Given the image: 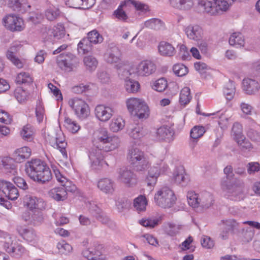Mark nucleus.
Returning <instances> with one entry per match:
<instances>
[{
    "instance_id": "nucleus-53",
    "label": "nucleus",
    "mask_w": 260,
    "mask_h": 260,
    "mask_svg": "<svg viewBox=\"0 0 260 260\" xmlns=\"http://www.w3.org/2000/svg\"><path fill=\"white\" fill-rule=\"evenodd\" d=\"M225 225V230L233 233L238 231V223L234 219H228L223 221Z\"/></svg>"
},
{
    "instance_id": "nucleus-41",
    "label": "nucleus",
    "mask_w": 260,
    "mask_h": 260,
    "mask_svg": "<svg viewBox=\"0 0 260 260\" xmlns=\"http://www.w3.org/2000/svg\"><path fill=\"white\" fill-rule=\"evenodd\" d=\"M64 125L69 132L73 134L77 133L80 129V126L78 123L69 117L65 118Z\"/></svg>"
},
{
    "instance_id": "nucleus-4",
    "label": "nucleus",
    "mask_w": 260,
    "mask_h": 260,
    "mask_svg": "<svg viewBox=\"0 0 260 260\" xmlns=\"http://www.w3.org/2000/svg\"><path fill=\"white\" fill-rule=\"evenodd\" d=\"M187 198L188 204L194 208L201 207L203 209H207L213 205L214 201L212 194L206 191L199 193L189 191Z\"/></svg>"
},
{
    "instance_id": "nucleus-63",
    "label": "nucleus",
    "mask_w": 260,
    "mask_h": 260,
    "mask_svg": "<svg viewBox=\"0 0 260 260\" xmlns=\"http://www.w3.org/2000/svg\"><path fill=\"white\" fill-rule=\"evenodd\" d=\"M43 220L44 218L41 212L35 213L31 215L30 224L34 225H39L43 222Z\"/></svg>"
},
{
    "instance_id": "nucleus-34",
    "label": "nucleus",
    "mask_w": 260,
    "mask_h": 260,
    "mask_svg": "<svg viewBox=\"0 0 260 260\" xmlns=\"http://www.w3.org/2000/svg\"><path fill=\"white\" fill-rule=\"evenodd\" d=\"M147 205V200L145 196L139 195L134 200L133 206L138 212L145 211Z\"/></svg>"
},
{
    "instance_id": "nucleus-22",
    "label": "nucleus",
    "mask_w": 260,
    "mask_h": 260,
    "mask_svg": "<svg viewBox=\"0 0 260 260\" xmlns=\"http://www.w3.org/2000/svg\"><path fill=\"white\" fill-rule=\"evenodd\" d=\"M98 187L104 193L111 194L114 191L115 183L111 179L102 178L98 182Z\"/></svg>"
},
{
    "instance_id": "nucleus-52",
    "label": "nucleus",
    "mask_w": 260,
    "mask_h": 260,
    "mask_svg": "<svg viewBox=\"0 0 260 260\" xmlns=\"http://www.w3.org/2000/svg\"><path fill=\"white\" fill-rule=\"evenodd\" d=\"M236 141L242 151H250L253 148L252 145L246 139L245 136L243 137V138H240Z\"/></svg>"
},
{
    "instance_id": "nucleus-61",
    "label": "nucleus",
    "mask_w": 260,
    "mask_h": 260,
    "mask_svg": "<svg viewBox=\"0 0 260 260\" xmlns=\"http://www.w3.org/2000/svg\"><path fill=\"white\" fill-rule=\"evenodd\" d=\"M247 137L252 141L260 142V132L252 128H249L246 133Z\"/></svg>"
},
{
    "instance_id": "nucleus-35",
    "label": "nucleus",
    "mask_w": 260,
    "mask_h": 260,
    "mask_svg": "<svg viewBox=\"0 0 260 260\" xmlns=\"http://www.w3.org/2000/svg\"><path fill=\"white\" fill-rule=\"evenodd\" d=\"M159 53L164 56H172L175 53L174 47L170 43L166 42H161L158 46Z\"/></svg>"
},
{
    "instance_id": "nucleus-24",
    "label": "nucleus",
    "mask_w": 260,
    "mask_h": 260,
    "mask_svg": "<svg viewBox=\"0 0 260 260\" xmlns=\"http://www.w3.org/2000/svg\"><path fill=\"white\" fill-rule=\"evenodd\" d=\"M95 0H66V5L76 9H88L95 4Z\"/></svg>"
},
{
    "instance_id": "nucleus-50",
    "label": "nucleus",
    "mask_w": 260,
    "mask_h": 260,
    "mask_svg": "<svg viewBox=\"0 0 260 260\" xmlns=\"http://www.w3.org/2000/svg\"><path fill=\"white\" fill-rule=\"evenodd\" d=\"M167 87V81L164 78H160L155 81L152 85V88L158 92L164 91Z\"/></svg>"
},
{
    "instance_id": "nucleus-2",
    "label": "nucleus",
    "mask_w": 260,
    "mask_h": 260,
    "mask_svg": "<svg viewBox=\"0 0 260 260\" xmlns=\"http://www.w3.org/2000/svg\"><path fill=\"white\" fill-rule=\"evenodd\" d=\"M177 198L174 192L169 187L164 186L154 194V201L156 205L164 208L170 209L176 204Z\"/></svg>"
},
{
    "instance_id": "nucleus-19",
    "label": "nucleus",
    "mask_w": 260,
    "mask_h": 260,
    "mask_svg": "<svg viewBox=\"0 0 260 260\" xmlns=\"http://www.w3.org/2000/svg\"><path fill=\"white\" fill-rule=\"evenodd\" d=\"M174 134L173 129L170 127L164 125L157 129L155 137L159 141L170 142L173 139Z\"/></svg>"
},
{
    "instance_id": "nucleus-9",
    "label": "nucleus",
    "mask_w": 260,
    "mask_h": 260,
    "mask_svg": "<svg viewBox=\"0 0 260 260\" xmlns=\"http://www.w3.org/2000/svg\"><path fill=\"white\" fill-rule=\"evenodd\" d=\"M3 246L8 253L15 258L20 257L25 252V248L20 243L11 238L6 240Z\"/></svg>"
},
{
    "instance_id": "nucleus-58",
    "label": "nucleus",
    "mask_w": 260,
    "mask_h": 260,
    "mask_svg": "<svg viewBox=\"0 0 260 260\" xmlns=\"http://www.w3.org/2000/svg\"><path fill=\"white\" fill-rule=\"evenodd\" d=\"M126 1L128 6L131 5H133L137 10H139L142 12H147L149 11V7L148 5L139 1H136L135 0H126Z\"/></svg>"
},
{
    "instance_id": "nucleus-16",
    "label": "nucleus",
    "mask_w": 260,
    "mask_h": 260,
    "mask_svg": "<svg viewBox=\"0 0 260 260\" xmlns=\"http://www.w3.org/2000/svg\"><path fill=\"white\" fill-rule=\"evenodd\" d=\"M114 110L111 107L99 105L94 109L95 117L102 122L108 121L113 116Z\"/></svg>"
},
{
    "instance_id": "nucleus-28",
    "label": "nucleus",
    "mask_w": 260,
    "mask_h": 260,
    "mask_svg": "<svg viewBox=\"0 0 260 260\" xmlns=\"http://www.w3.org/2000/svg\"><path fill=\"white\" fill-rule=\"evenodd\" d=\"M106 61L110 63H118L120 60L121 52L119 48L114 46L109 49L105 56Z\"/></svg>"
},
{
    "instance_id": "nucleus-44",
    "label": "nucleus",
    "mask_w": 260,
    "mask_h": 260,
    "mask_svg": "<svg viewBox=\"0 0 260 260\" xmlns=\"http://www.w3.org/2000/svg\"><path fill=\"white\" fill-rule=\"evenodd\" d=\"M223 93L225 98L228 100H231L235 93V87L234 82L229 81L226 84L223 89Z\"/></svg>"
},
{
    "instance_id": "nucleus-25",
    "label": "nucleus",
    "mask_w": 260,
    "mask_h": 260,
    "mask_svg": "<svg viewBox=\"0 0 260 260\" xmlns=\"http://www.w3.org/2000/svg\"><path fill=\"white\" fill-rule=\"evenodd\" d=\"M129 7L126 0L122 2L117 9L113 12V16L119 21L127 22L129 19L125 10Z\"/></svg>"
},
{
    "instance_id": "nucleus-43",
    "label": "nucleus",
    "mask_w": 260,
    "mask_h": 260,
    "mask_svg": "<svg viewBox=\"0 0 260 260\" xmlns=\"http://www.w3.org/2000/svg\"><path fill=\"white\" fill-rule=\"evenodd\" d=\"M93 208H95L93 209L95 212L94 214L95 218L102 223L108 225L111 222L109 217L96 205Z\"/></svg>"
},
{
    "instance_id": "nucleus-18",
    "label": "nucleus",
    "mask_w": 260,
    "mask_h": 260,
    "mask_svg": "<svg viewBox=\"0 0 260 260\" xmlns=\"http://www.w3.org/2000/svg\"><path fill=\"white\" fill-rule=\"evenodd\" d=\"M184 31L189 39L195 41L201 40L203 34L201 27L197 24L188 25L185 27Z\"/></svg>"
},
{
    "instance_id": "nucleus-3",
    "label": "nucleus",
    "mask_w": 260,
    "mask_h": 260,
    "mask_svg": "<svg viewBox=\"0 0 260 260\" xmlns=\"http://www.w3.org/2000/svg\"><path fill=\"white\" fill-rule=\"evenodd\" d=\"M127 158L131 165L137 171H144L150 166L149 161L144 152L138 148L133 147L129 149Z\"/></svg>"
},
{
    "instance_id": "nucleus-48",
    "label": "nucleus",
    "mask_w": 260,
    "mask_h": 260,
    "mask_svg": "<svg viewBox=\"0 0 260 260\" xmlns=\"http://www.w3.org/2000/svg\"><path fill=\"white\" fill-rule=\"evenodd\" d=\"M232 134L235 141L240 138H243V127L241 124L239 122H235L232 129Z\"/></svg>"
},
{
    "instance_id": "nucleus-39",
    "label": "nucleus",
    "mask_w": 260,
    "mask_h": 260,
    "mask_svg": "<svg viewBox=\"0 0 260 260\" xmlns=\"http://www.w3.org/2000/svg\"><path fill=\"white\" fill-rule=\"evenodd\" d=\"M185 173L183 167L180 166L177 167L173 173V178L175 181L180 184L185 181Z\"/></svg>"
},
{
    "instance_id": "nucleus-46",
    "label": "nucleus",
    "mask_w": 260,
    "mask_h": 260,
    "mask_svg": "<svg viewBox=\"0 0 260 260\" xmlns=\"http://www.w3.org/2000/svg\"><path fill=\"white\" fill-rule=\"evenodd\" d=\"M67 145V144L65 142L64 138L59 134H57V137L56 138V145H55V148L59 149L63 156L66 158L67 157V153L66 151Z\"/></svg>"
},
{
    "instance_id": "nucleus-54",
    "label": "nucleus",
    "mask_w": 260,
    "mask_h": 260,
    "mask_svg": "<svg viewBox=\"0 0 260 260\" xmlns=\"http://www.w3.org/2000/svg\"><path fill=\"white\" fill-rule=\"evenodd\" d=\"M240 109L242 114L245 116H251L252 114L253 107L249 103L245 102H241L239 104Z\"/></svg>"
},
{
    "instance_id": "nucleus-17",
    "label": "nucleus",
    "mask_w": 260,
    "mask_h": 260,
    "mask_svg": "<svg viewBox=\"0 0 260 260\" xmlns=\"http://www.w3.org/2000/svg\"><path fill=\"white\" fill-rule=\"evenodd\" d=\"M23 204L31 210H43L45 208L46 205L43 199L31 195H26L23 198Z\"/></svg>"
},
{
    "instance_id": "nucleus-51",
    "label": "nucleus",
    "mask_w": 260,
    "mask_h": 260,
    "mask_svg": "<svg viewBox=\"0 0 260 260\" xmlns=\"http://www.w3.org/2000/svg\"><path fill=\"white\" fill-rule=\"evenodd\" d=\"M205 132V128L203 126H195L191 129L190 137L193 139H198L202 137Z\"/></svg>"
},
{
    "instance_id": "nucleus-57",
    "label": "nucleus",
    "mask_w": 260,
    "mask_h": 260,
    "mask_svg": "<svg viewBox=\"0 0 260 260\" xmlns=\"http://www.w3.org/2000/svg\"><path fill=\"white\" fill-rule=\"evenodd\" d=\"M14 95L19 103H22L26 100L28 97V93L21 88H18L15 90Z\"/></svg>"
},
{
    "instance_id": "nucleus-49",
    "label": "nucleus",
    "mask_w": 260,
    "mask_h": 260,
    "mask_svg": "<svg viewBox=\"0 0 260 260\" xmlns=\"http://www.w3.org/2000/svg\"><path fill=\"white\" fill-rule=\"evenodd\" d=\"M85 38L88 39L92 45V44L100 43L103 40L102 36L96 30L89 32L88 34L87 38Z\"/></svg>"
},
{
    "instance_id": "nucleus-64",
    "label": "nucleus",
    "mask_w": 260,
    "mask_h": 260,
    "mask_svg": "<svg viewBox=\"0 0 260 260\" xmlns=\"http://www.w3.org/2000/svg\"><path fill=\"white\" fill-rule=\"evenodd\" d=\"M52 33L54 37L58 39L62 38L65 34L64 28L61 24H57L52 29Z\"/></svg>"
},
{
    "instance_id": "nucleus-6",
    "label": "nucleus",
    "mask_w": 260,
    "mask_h": 260,
    "mask_svg": "<svg viewBox=\"0 0 260 260\" xmlns=\"http://www.w3.org/2000/svg\"><path fill=\"white\" fill-rule=\"evenodd\" d=\"M221 185L223 191L225 192V194L230 200L238 201L244 198L243 186L231 184L227 180L222 181Z\"/></svg>"
},
{
    "instance_id": "nucleus-59",
    "label": "nucleus",
    "mask_w": 260,
    "mask_h": 260,
    "mask_svg": "<svg viewBox=\"0 0 260 260\" xmlns=\"http://www.w3.org/2000/svg\"><path fill=\"white\" fill-rule=\"evenodd\" d=\"M84 63L89 69H94L98 64V61L95 58L92 56H85L84 58Z\"/></svg>"
},
{
    "instance_id": "nucleus-32",
    "label": "nucleus",
    "mask_w": 260,
    "mask_h": 260,
    "mask_svg": "<svg viewBox=\"0 0 260 260\" xmlns=\"http://www.w3.org/2000/svg\"><path fill=\"white\" fill-rule=\"evenodd\" d=\"M160 175L157 167H151L148 172V174L146 178V182L148 186L153 187L156 183L157 180Z\"/></svg>"
},
{
    "instance_id": "nucleus-56",
    "label": "nucleus",
    "mask_w": 260,
    "mask_h": 260,
    "mask_svg": "<svg viewBox=\"0 0 260 260\" xmlns=\"http://www.w3.org/2000/svg\"><path fill=\"white\" fill-rule=\"evenodd\" d=\"M173 72L178 76L182 77L188 73V69L184 64L177 63L173 66Z\"/></svg>"
},
{
    "instance_id": "nucleus-37",
    "label": "nucleus",
    "mask_w": 260,
    "mask_h": 260,
    "mask_svg": "<svg viewBox=\"0 0 260 260\" xmlns=\"http://www.w3.org/2000/svg\"><path fill=\"white\" fill-rule=\"evenodd\" d=\"M92 46L88 39L84 38L78 44V51L79 54H85L91 50Z\"/></svg>"
},
{
    "instance_id": "nucleus-7",
    "label": "nucleus",
    "mask_w": 260,
    "mask_h": 260,
    "mask_svg": "<svg viewBox=\"0 0 260 260\" xmlns=\"http://www.w3.org/2000/svg\"><path fill=\"white\" fill-rule=\"evenodd\" d=\"M69 105L74 111L77 116L81 119L86 118L90 114V109L88 104L83 100L74 98L69 101Z\"/></svg>"
},
{
    "instance_id": "nucleus-14",
    "label": "nucleus",
    "mask_w": 260,
    "mask_h": 260,
    "mask_svg": "<svg viewBox=\"0 0 260 260\" xmlns=\"http://www.w3.org/2000/svg\"><path fill=\"white\" fill-rule=\"evenodd\" d=\"M198 5L202 8L204 10L212 15H216L217 10H219L220 2L222 5H225L224 0H198Z\"/></svg>"
},
{
    "instance_id": "nucleus-5",
    "label": "nucleus",
    "mask_w": 260,
    "mask_h": 260,
    "mask_svg": "<svg viewBox=\"0 0 260 260\" xmlns=\"http://www.w3.org/2000/svg\"><path fill=\"white\" fill-rule=\"evenodd\" d=\"M126 105L128 112L139 119H146L149 116V108L143 100L129 98L126 101Z\"/></svg>"
},
{
    "instance_id": "nucleus-45",
    "label": "nucleus",
    "mask_w": 260,
    "mask_h": 260,
    "mask_svg": "<svg viewBox=\"0 0 260 260\" xmlns=\"http://www.w3.org/2000/svg\"><path fill=\"white\" fill-rule=\"evenodd\" d=\"M60 11L57 8L50 7L45 12V17L49 21L55 20L59 15Z\"/></svg>"
},
{
    "instance_id": "nucleus-38",
    "label": "nucleus",
    "mask_w": 260,
    "mask_h": 260,
    "mask_svg": "<svg viewBox=\"0 0 260 260\" xmlns=\"http://www.w3.org/2000/svg\"><path fill=\"white\" fill-rule=\"evenodd\" d=\"M191 98L189 88L185 87L180 91L179 102L181 105H186L190 102Z\"/></svg>"
},
{
    "instance_id": "nucleus-11",
    "label": "nucleus",
    "mask_w": 260,
    "mask_h": 260,
    "mask_svg": "<svg viewBox=\"0 0 260 260\" xmlns=\"http://www.w3.org/2000/svg\"><path fill=\"white\" fill-rule=\"evenodd\" d=\"M102 153V150L98 148H92L90 150L88 157L93 169L99 170L108 166L107 163L104 160Z\"/></svg>"
},
{
    "instance_id": "nucleus-8",
    "label": "nucleus",
    "mask_w": 260,
    "mask_h": 260,
    "mask_svg": "<svg viewBox=\"0 0 260 260\" xmlns=\"http://www.w3.org/2000/svg\"><path fill=\"white\" fill-rule=\"evenodd\" d=\"M79 63L77 57L72 53L62 54L57 57V66L62 70L71 72Z\"/></svg>"
},
{
    "instance_id": "nucleus-26",
    "label": "nucleus",
    "mask_w": 260,
    "mask_h": 260,
    "mask_svg": "<svg viewBox=\"0 0 260 260\" xmlns=\"http://www.w3.org/2000/svg\"><path fill=\"white\" fill-rule=\"evenodd\" d=\"M229 42L231 46L236 48H240L244 46L245 39L242 33L235 32L231 35Z\"/></svg>"
},
{
    "instance_id": "nucleus-13",
    "label": "nucleus",
    "mask_w": 260,
    "mask_h": 260,
    "mask_svg": "<svg viewBox=\"0 0 260 260\" xmlns=\"http://www.w3.org/2000/svg\"><path fill=\"white\" fill-rule=\"evenodd\" d=\"M3 22L5 27L11 31H21L24 28L22 19L14 15L5 17Z\"/></svg>"
},
{
    "instance_id": "nucleus-47",
    "label": "nucleus",
    "mask_w": 260,
    "mask_h": 260,
    "mask_svg": "<svg viewBox=\"0 0 260 260\" xmlns=\"http://www.w3.org/2000/svg\"><path fill=\"white\" fill-rule=\"evenodd\" d=\"M15 81L18 84H30L32 82V79L29 73L21 72L17 75Z\"/></svg>"
},
{
    "instance_id": "nucleus-55",
    "label": "nucleus",
    "mask_w": 260,
    "mask_h": 260,
    "mask_svg": "<svg viewBox=\"0 0 260 260\" xmlns=\"http://www.w3.org/2000/svg\"><path fill=\"white\" fill-rule=\"evenodd\" d=\"M57 247L59 252L61 254H67L72 250V246L64 241L58 242Z\"/></svg>"
},
{
    "instance_id": "nucleus-12",
    "label": "nucleus",
    "mask_w": 260,
    "mask_h": 260,
    "mask_svg": "<svg viewBox=\"0 0 260 260\" xmlns=\"http://www.w3.org/2000/svg\"><path fill=\"white\" fill-rule=\"evenodd\" d=\"M117 180L127 187H133L137 183L136 175L127 168L121 169L118 171Z\"/></svg>"
},
{
    "instance_id": "nucleus-31",
    "label": "nucleus",
    "mask_w": 260,
    "mask_h": 260,
    "mask_svg": "<svg viewBox=\"0 0 260 260\" xmlns=\"http://www.w3.org/2000/svg\"><path fill=\"white\" fill-rule=\"evenodd\" d=\"M120 140L116 136H110L103 144V149L107 152L113 151L118 148L120 145Z\"/></svg>"
},
{
    "instance_id": "nucleus-15",
    "label": "nucleus",
    "mask_w": 260,
    "mask_h": 260,
    "mask_svg": "<svg viewBox=\"0 0 260 260\" xmlns=\"http://www.w3.org/2000/svg\"><path fill=\"white\" fill-rule=\"evenodd\" d=\"M0 191L9 200H15L19 197L17 188L11 182L5 180H0Z\"/></svg>"
},
{
    "instance_id": "nucleus-42",
    "label": "nucleus",
    "mask_w": 260,
    "mask_h": 260,
    "mask_svg": "<svg viewBox=\"0 0 260 260\" xmlns=\"http://www.w3.org/2000/svg\"><path fill=\"white\" fill-rule=\"evenodd\" d=\"M125 89L128 92L134 93L138 91L140 88V84L137 81L132 79L125 80Z\"/></svg>"
},
{
    "instance_id": "nucleus-23",
    "label": "nucleus",
    "mask_w": 260,
    "mask_h": 260,
    "mask_svg": "<svg viewBox=\"0 0 260 260\" xmlns=\"http://www.w3.org/2000/svg\"><path fill=\"white\" fill-rule=\"evenodd\" d=\"M127 133L131 138L135 140H139L146 135V132L143 127L138 124L128 125Z\"/></svg>"
},
{
    "instance_id": "nucleus-36",
    "label": "nucleus",
    "mask_w": 260,
    "mask_h": 260,
    "mask_svg": "<svg viewBox=\"0 0 260 260\" xmlns=\"http://www.w3.org/2000/svg\"><path fill=\"white\" fill-rule=\"evenodd\" d=\"M35 134V128L30 124H26L24 126L21 132V135L23 139L29 142L33 140Z\"/></svg>"
},
{
    "instance_id": "nucleus-60",
    "label": "nucleus",
    "mask_w": 260,
    "mask_h": 260,
    "mask_svg": "<svg viewBox=\"0 0 260 260\" xmlns=\"http://www.w3.org/2000/svg\"><path fill=\"white\" fill-rule=\"evenodd\" d=\"M95 135L97 139L103 144L110 137L109 136L108 131L105 128L100 129Z\"/></svg>"
},
{
    "instance_id": "nucleus-33",
    "label": "nucleus",
    "mask_w": 260,
    "mask_h": 260,
    "mask_svg": "<svg viewBox=\"0 0 260 260\" xmlns=\"http://www.w3.org/2000/svg\"><path fill=\"white\" fill-rule=\"evenodd\" d=\"M165 233L170 236L177 235L182 229V226L171 222L165 223L162 226Z\"/></svg>"
},
{
    "instance_id": "nucleus-40",
    "label": "nucleus",
    "mask_w": 260,
    "mask_h": 260,
    "mask_svg": "<svg viewBox=\"0 0 260 260\" xmlns=\"http://www.w3.org/2000/svg\"><path fill=\"white\" fill-rule=\"evenodd\" d=\"M124 120L121 117L113 119L110 124V128L113 132H117L124 127Z\"/></svg>"
},
{
    "instance_id": "nucleus-62",
    "label": "nucleus",
    "mask_w": 260,
    "mask_h": 260,
    "mask_svg": "<svg viewBox=\"0 0 260 260\" xmlns=\"http://www.w3.org/2000/svg\"><path fill=\"white\" fill-rule=\"evenodd\" d=\"M45 110L43 105L40 102L37 104L36 108V116L39 123L43 121L44 118Z\"/></svg>"
},
{
    "instance_id": "nucleus-30",
    "label": "nucleus",
    "mask_w": 260,
    "mask_h": 260,
    "mask_svg": "<svg viewBox=\"0 0 260 260\" xmlns=\"http://www.w3.org/2000/svg\"><path fill=\"white\" fill-rule=\"evenodd\" d=\"M50 197L56 201H63L67 198V193L63 187H56L50 189L48 192Z\"/></svg>"
},
{
    "instance_id": "nucleus-20",
    "label": "nucleus",
    "mask_w": 260,
    "mask_h": 260,
    "mask_svg": "<svg viewBox=\"0 0 260 260\" xmlns=\"http://www.w3.org/2000/svg\"><path fill=\"white\" fill-rule=\"evenodd\" d=\"M142 25V28L145 27L157 31H163L166 29L165 23L157 18H151L145 21Z\"/></svg>"
},
{
    "instance_id": "nucleus-1",
    "label": "nucleus",
    "mask_w": 260,
    "mask_h": 260,
    "mask_svg": "<svg viewBox=\"0 0 260 260\" xmlns=\"http://www.w3.org/2000/svg\"><path fill=\"white\" fill-rule=\"evenodd\" d=\"M25 171L28 176L35 181L44 184L52 178V173L46 164L39 159L27 161Z\"/></svg>"
},
{
    "instance_id": "nucleus-27",
    "label": "nucleus",
    "mask_w": 260,
    "mask_h": 260,
    "mask_svg": "<svg viewBox=\"0 0 260 260\" xmlns=\"http://www.w3.org/2000/svg\"><path fill=\"white\" fill-rule=\"evenodd\" d=\"M31 150L28 147H23L17 149L13 153L14 160L18 163L24 161L31 155Z\"/></svg>"
},
{
    "instance_id": "nucleus-21",
    "label": "nucleus",
    "mask_w": 260,
    "mask_h": 260,
    "mask_svg": "<svg viewBox=\"0 0 260 260\" xmlns=\"http://www.w3.org/2000/svg\"><path fill=\"white\" fill-rule=\"evenodd\" d=\"M17 231L20 236L31 244H35L38 242V237L32 229L20 227L17 229Z\"/></svg>"
},
{
    "instance_id": "nucleus-29",
    "label": "nucleus",
    "mask_w": 260,
    "mask_h": 260,
    "mask_svg": "<svg viewBox=\"0 0 260 260\" xmlns=\"http://www.w3.org/2000/svg\"><path fill=\"white\" fill-rule=\"evenodd\" d=\"M169 1L172 7L179 10H188L193 6V0H169Z\"/></svg>"
},
{
    "instance_id": "nucleus-10",
    "label": "nucleus",
    "mask_w": 260,
    "mask_h": 260,
    "mask_svg": "<svg viewBox=\"0 0 260 260\" xmlns=\"http://www.w3.org/2000/svg\"><path fill=\"white\" fill-rule=\"evenodd\" d=\"M156 70V66L150 60H144L139 62L134 69L133 73L139 77H147Z\"/></svg>"
}]
</instances>
